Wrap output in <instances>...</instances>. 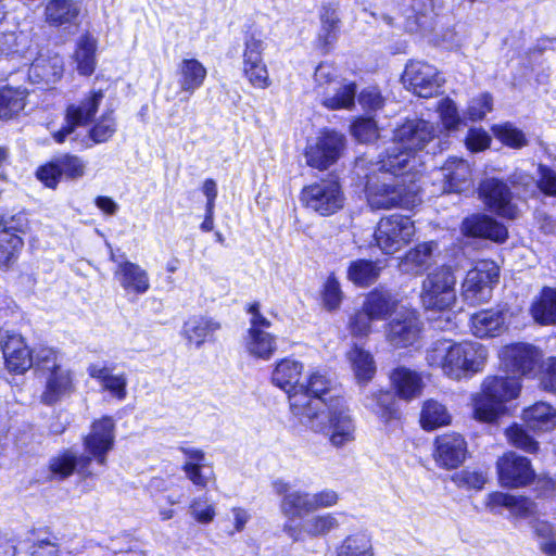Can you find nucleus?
I'll use <instances>...</instances> for the list:
<instances>
[{"instance_id":"1","label":"nucleus","mask_w":556,"mask_h":556,"mask_svg":"<svg viewBox=\"0 0 556 556\" xmlns=\"http://www.w3.org/2000/svg\"><path fill=\"white\" fill-rule=\"evenodd\" d=\"M382 159L376 164L372 175L367 176L366 198L372 210H389L395 206L409 207L420 201L415 186L417 173L400 169L399 164L392 169L382 168Z\"/></svg>"},{"instance_id":"2","label":"nucleus","mask_w":556,"mask_h":556,"mask_svg":"<svg viewBox=\"0 0 556 556\" xmlns=\"http://www.w3.org/2000/svg\"><path fill=\"white\" fill-rule=\"evenodd\" d=\"M486 358L488 351L481 343H455L446 339L433 342L426 355L429 366L441 369L455 380L482 370Z\"/></svg>"},{"instance_id":"3","label":"nucleus","mask_w":556,"mask_h":556,"mask_svg":"<svg viewBox=\"0 0 556 556\" xmlns=\"http://www.w3.org/2000/svg\"><path fill=\"white\" fill-rule=\"evenodd\" d=\"M435 132V127L424 119H413L404 123L395 130L392 146L388 148L386 155L382 157V168L392 169L396 163L400 169L417 173L419 159L416 153L434 138Z\"/></svg>"},{"instance_id":"4","label":"nucleus","mask_w":556,"mask_h":556,"mask_svg":"<svg viewBox=\"0 0 556 556\" xmlns=\"http://www.w3.org/2000/svg\"><path fill=\"white\" fill-rule=\"evenodd\" d=\"M35 372L43 382L40 401L53 405L74 391L73 372L65 365L64 354L51 346L40 345L35 352Z\"/></svg>"},{"instance_id":"5","label":"nucleus","mask_w":556,"mask_h":556,"mask_svg":"<svg viewBox=\"0 0 556 556\" xmlns=\"http://www.w3.org/2000/svg\"><path fill=\"white\" fill-rule=\"evenodd\" d=\"M304 364L295 358L286 357L278 361L271 372V382L288 394L292 415L307 414V407L320 405L318 399H311L304 390Z\"/></svg>"},{"instance_id":"6","label":"nucleus","mask_w":556,"mask_h":556,"mask_svg":"<svg viewBox=\"0 0 556 556\" xmlns=\"http://www.w3.org/2000/svg\"><path fill=\"white\" fill-rule=\"evenodd\" d=\"M521 384L517 377H488L481 393L475 400V417L491 422L505 410V403L519 395Z\"/></svg>"},{"instance_id":"7","label":"nucleus","mask_w":556,"mask_h":556,"mask_svg":"<svg viewBox=\"0 0 556 556\" xmlns=\"http://www.w3.org/2000/svg\"><path fill=\"white\" fill-rule=\"evenodd\" d=\"M456 277L448 266L429 273L421 285L420 300L426 309L445 311L456 301Z\"/></svg>"},{"instance_id":"8","label":"nucleus","mask_w":556,"mask_h":556,"mask_svg":"<svg viewBox=\"0 0 556 556\" xmlns=\"http://www.w3.org/2000/svg\"><path fill=\"white\" fill-rule=\"evenodd\" d=\"M416 232L414 222L402 214L382 217L375 230V241L386 254H394L407 245Z\"/></svg>"},{"instance_id":"9","label":"nucleus","mask_w":556,"mask_h":556,"mask_svg":"<svg viewBox=\"0 0 556 556\" xmlns=\"http://www.w3.org/2000/svg\"><path fill=\"white\" fill-rule=\"evenodd\" d=\"M344 149L345 137L343 134L324 129L307 141L304 157L308 166L325 170L339 161Z\"/></svg>"},{"instance_id":"10","label":"nucleus","mask_w":556,"mask_h":556,"mask_svg":"<svg viewBox=\"0 0 556 556\" xmlns=\"http://www.w3.org/2000/svg\"><path fill=\"white\" fill-rule=\"evenodd\" d=\"M498 268L494 262L479 261L470 269L463 283L460 295L469 305L476 306L489 301L493 285L497 281Z\"/></svg>"},{"instance_id":"11","label":"nucleus","mask_w":556,"mask_h":556,"mask_svg":"<svg viewBox=\"0 0 556 556\" xmlns=\"http://www.w3.org/2000/svg\"><path fill=\"white\" fill-rule=\"evenodd\" d=\"M302 202L321 216H329L344 205V194L336 179H324L302 190Z\"/></svg>"},{"instance_id":"12","label":"nucleus","mask_w":556,"mask_h":556,"mask_svg":"<svg viewBox=\"0 0 556 556\" xmlns=\"http://www.w3.org/2000/svg\"><path fill=\"white\" fill-rule=\"evenodd\" d=\"M104 94L101 90L90 91L83 99L71 103L65 111L63 126L52 132L56 143H63L73 135L77 127L85 126L91 122L98 112Z\"/></svg>"},{"instance_id":"13","label":"nucleus","mask_w":556,"mask_h":556,"mask_svg":"<svg viewBox=\"0 0 556 556\" xmlns=\"http://www.w3.org/2000/svg\"><path fill=\"white\" fill-rule=\"evenodd\" d=\"M331 384V379L326 372L319 369L309 371L307 378L304 380L305 392L311 399H318L320 401V405H316V407L309 405L307 407V414L294 416L314 431H324L326 429L324 422V409H327V404L323 396L330 390Z\"/></svg>"},{"instance_id":"14","label":"nucleus","mask_w":556,"mask_h":556,"mask_svg":"<svg viewBox=\"0 0 556 556\" xmlns=\"http://www.w3.org/2000/svg\"><path fill=\"white\" fill-rule=\"evenodd\" d=\"M402 80L406 89L421 98H430L437 94L444 83L438 68L422 61L407 63Z\"/></svg>"},{"instance_id":"15","label":"nucleus","mask_w":556,"mask_h":556,"mask_svg":"<svg viewBox=\"0 0 556 556\" xmlns=\"http://www.w3.org/2000/svg\"><path fill=\"white\" fill-rule=\"evenodd\" d=\"M115 442V422L112 417L104 416L94 420L90 432L84 438V447L90 462L93 459L98 465L105 466L106 457L113 450Z\"/></svg>"},{"instance_id":"16","label":"nucleus","mask_w":556,"mask_h":556,"mask_svg":"<svg viewBox=\"0 0 556 556\" xmlns=\"http://www.w3.org/2000/svg\"><path fill=\"white\" fill-rule=\"evenodd\" d=\"M432 179L441 193H460L471 187V168L465 160L451 157L432 172Z\"/></svg>"},{"instance_id":"17","label":"nucleus","mask_w":556,"mask_h":556,"mask_svg":"<svg viewBox=\"0 0 556 556\" xmlns=\"http://www.w3.org/2000/svg\"><path fill=\"white\" fill-rule=\"evenodd\" d=\"M422 324L415 309L402 308L386 327V339L394 348H407L418 342Z\"/></svg>"},{"instance_id":"18","label":"nucleus","mask_w":556,"mask_h":556,"mask_svg":"<svg viewBox=\"0 0 556 556\" xmlns=\"http://www.w3.org/2000/svg\"><path fill=\"white\" fill-rule=\"evenodd\" d=\"M500 356L508 372L515 376H528L540 366L543 354L532 344L515 343L503 348Z\"/></svg>"},{"instance_id":"19","label":"nucleus","mask_w":556,"mask_h":556,"mask_svg":"<svg viewBox=\"0 0 556 556\" xmlns=\"http://www.w3.org/2000/svg\"><path fill=\"white\" fill-rule=\"evenodd\" d=\"M271 489L281 496L280 511L288 519L287 522L294 523L295 519L313 513L311 493L292 489L291 484L283 479H275L271 482Z\"/></svg>"},{"instance_id":"20","label":"nucleus","mask_w":556,"mask_h":556,"mask_svg":"<svg viewBox=\"0 0 556 556\" xmlns=\"http://www.w3.org/2000/svg\"><path fill=\"white\" fill-rule=\"evenodd\" d=\"M0 344L9 371L24 374L29 368H35V352L39 346L29 350L21 334L10 331H5Z\"/></svg>"},{"instance_id":"21","label":"nucleus","mask_w":556,"mask_h":556,"mask_svg":"<svg viewBox=\"0 0 556 556\" xmlns=\"http://www.w3.org/2000/svg\"><path fill=\"white\" fill-rule=\"evenodd\" d=\"M111 260L116 264L114 278L127 294L142 295L150 290V277L148 271L139 264L122 258H116L111 253Z\"/></svg>"},{"instance_id":"22","label":"nucleus","mask_w":556,"mask_h":556,"mask_svg":"<svg viewBox=\"0 0 556 556\" xmlns=\"http://www.w3.org/2000/svg\"><path fill=\"white\" fill-rule=\"evenodd\" d=\"M466 455L467 443L458 433H444L434 440L433 458L441 468H457L465 462Z\"/></svg>"},{"instance_id":"23","label":"nucleus","mask_w":556,"mask_h":556,"mask_svg":"<svg viewBox=\"0 0 556 556\" xmlns=\"http://www.w3.org/2000/svg\"><path fill=\"white\" fill-rule=\"evenodd\" d=\"M340 522L334 514L326 513L315 515L303 522H286L283 531L295 542H302L306 538L326 536L331 531L337 530Z\"/></svg>"},{"instance_id":"24","label":"nucleus","mask_w":556,"mask_h":556,"mask_svg":"<svg viewBox=\"0 0 556 556\" xmlns=\"http://www.w3.org/2000/svg\"><path fill=\"white\" fill-rule=\"evenodd\" d=\"M498 479L503 486L519 488L528 484L534 477L530 462L516 453H507L497 460Z\"/></svg>"},{"instance_id":"25","label":"nucleus","mask_w":556,"mask_h":556,"mask_svg":"<svg viewBox=\"0 0 556 556\" xmlns=\"http://www.w3.org/2000/svg\"><path fill=\"white\" fill-rule=\"evenodd\" d=\"M326 429L321 431L329 437L334 447H343L355 440V422L345 408L324 409Z\"/></svg>"},{"instance_id":"26","label":"nucleus","mask_w":556,"mask_h":556,"mask_svg":"<svg viewBox=\"0 0 556 556\" xmlns=\"http://www.w3.org/2000/svg\"><path fill=\"white\" fill-rule=\"evenodd\" d=\"M480 194L492 212L507 218L517 216V207L511 202V193L505 182L488 178L480 185Z\"/></svg>"},{"instance_id":"27","label":"nucleus","mask_w":556,"mask_h":556,"mask_svg":"<svg viewBox=\"0 0 556 556\" xmlns=\"http://www.w3.org/2000/svg\"><path fill=\"white\" fill-rule=\"evenodd\" d=\"M185 462L182 471L187 479L197 488L205 489L215 481L213 467L207 463L203 451L193 447H182Z\"/></svg>"},{"instance_id":"28","label":"nucleus","mask_w":556,"mask_h":556,"mask_svg":"<svg viewBox=\"0 0 556 556\" xmlns=\"http://www.w3.org/2000/svg\"><path fill=\"white\" fill-rule=\"evenodd\" d=\"M465 236L481 237L496 242H503L507 238V229L496 220L485 215H473L462 224Z\"/></svg>"},{"instance_id":"29","label":"nucleus","mask_w":556,"mask_h":556,"mask_svg":"<svg viewBox=\"0 0 556 556\" xmlns=\"http://www.w3.org/2000/svg\"><path fill=\"white\" fill-rule=\"evenodd\" d=\"M220 324L206 316H192L182 326V336L189 344L201 348L205 342L213 341Z\"/></svg>"},{"instance_id":"30","label":"nucleus","mask_w":556,"mask_h":556,"mask_svg":"<svg viewBox=\"0 0 556 556\" xmlns=\"http://www.w3.org/2000/svg\"><path fill=\"white\" fill-rule=\"evenodd\" d=\"M89 376L99 381L103 390L113 397L123 401L127 396V377L124 372L113 374L103 363L90 364L87 368Z\"/></svg>"},{"instance_id":"31","label":"nucleus","mask_w":556,"mask_h":556,"mask_svg":"<svg viewBox=\"0 0 556 556\" xmlns=\"http://www.w3.org/2000/svg\"><path fill=\"white\" fill-rule=\"evenodd\" d=\"M485 506L492 514H501L502 508H507L511 515L517 517H528L535 510L534 504L530 500L502 492L490 493Z\"/></svg>"},{"instance_id":"32","label":"nucleus","mask_w":556,"mask_h":556,"mask_svg":"<svg viewBox=\"0 0 556 556\" xmlns=\"http://www.w3.org/2000/svg\"><path fill=\"white\" fill-rule=\"evenodd\" d=\"M206 76V67L197 59H184L177 66V81L187 98L203 86Z\"/></svg>"},{"instance_id":"33","label":"nucleus","mask_w":556,"mask_h":556,"mask_svg":"<svg viewBox=\"0 0 556 556\" xmlns=\"http://www.w3.org/2000/svg\"><path fill=\"white\" fill-rule=\"evenodd\" d=\"M438 245L433 241L424 242L409 250L400 262V270L405 274L420 275L434 262L433 252Z\"/></svg>"},{"instance_id":"34","label":"nucleus","mask_w":556,"mask_h":556,"mask_svg":"<svg viewBox=\"0 0 556 556\" xmlns=\"http://www.w3.org/2000/svg\"><path fill=\"white\" fill-rule=\"evenodd\" d=\"M470 329L481 339L500 336L505 330V315L496 309L478 312L470 318Z\"/></svg>"},{"instance_id":"35","label":"nucleus","mask_w":556,"mask_h":556,"mask_svg":"<svg viewBox=\"0 0 556 556\" xmlns=\"http://www.w3.org/2000/svg\"><path fill=\"white\" fill-rule=\"evenodd\" d=\"M63 74V61L59 55H39L28 70V77L34 84H54Z\"/></svg>"},{"instance_id":"36","label":"nucleus","mask_w":556,"mask_h":556,"mask_svg":"<svg viewBox=\"0 0 556 556\" xmlns=\"http://www.w3.org/2000/svg\"><path fill=\"white\" fill-rule=\"evenodd\" d=\"M399 301L390 291L375 289L363 304L364 311L375 320H384L396 312Z\"/></svg>"},{"instance_id":"37","label":"nucleus","mask_w":556,"mask_h":556,"mask_svg":"<svg viewBox=\"0 0 556 556\" xmlns=\"http://www.w3.org/2000/svg\"><path fill=\"white\" fill-rule=\"evenodd\" d=\"M80 10L79 0H49L45 9L46 22L51 26L73 24Z\"/></svg>"},{"instance_id":"38","label":"nucleus","mask_w":556,"mask_h":556,"mask_svg":"<svg viewBox=\"0 0 556 556\" xmlns=\"http://www.w3.org/2000/svg\"><path fill=\"white\" fill-rule=\"evenodd\" d=\"M522 420L533 431H551L556 427V409L545 402H539L523 410Z\"/></svg>"},{"instance_id":"39","label":"nucleus","mask_w":556,"mask_h":556,"mask_svg":"<svg viewBox=\"0 0 556 556\" xmlns=\"http://www.w3.org/2000/svg\"><path fill=\"white\" fill-rule=\"evenodd\" d=\"M89 466L90 457L84 456L78 459L76 454L70 450L52 457L49 465L51 472L60 479L71 476L76 468L79 473L90 476Z\"/></svg>"},{"instance_id":"40","label":"nucleus","mask_w":556,"mask_h":556,"mask_svg":"<svg viewBox=\"0 0 556 556\" xmlns=\"http://www.w3.org/2000/svg\"><path fill=\"white\" fill-rule=\"evenodd\" d=\"M392 383L400 397L412 400L421 394L422 379L417 371L406 367H399L391 375Z\"/></svg>"},{"instance_id":"41","label":"nucleus","mask_w":556,"mask_h":556,"mask_svg":"<svg viewBox=\"0 0 556 556\" xmlns=\"http://www.w3.org/2000/svg\"><path fill=\"white\" fill-rule=\"evenodd\" d=\"M352 371L358 384H367L374 378L377 367L372 355L354 345L346 354Z\"/></svg>"},{"instance_id":"42","label":"nucleus","mask_w":556,"mask_h":556,"mask_svg":"<svg viewBox=\"0 0 556 556\" xmlns=\"http://www.w3.org/2000/svg\"><path fill=\"white\" fill-rule=\"evenodd\" d=\"M533 319L541 325H556V289L545 287L530 308Z\"/></svg>"},{"instance_id":"43","label":"nucleus","mask_w":556,"mask_h":556,"mask_svg":"<svg viewBox=\"0 0 556 556\" xmlns=\"http://www.w3.org/2000/svg\"><path fill=\"white\" fill-rule=\"evenodd\" d=\"M244 346L251 356L267 361L277 350L276 337L268 331L249 329L244 339Z\"/></svg>"},{"instance_id":"44","label":"nucleus","mask_w":556,"mask_h":556,"mask_svg":"<svg viewBox=\"0 0 556 556\" xmlns=\"http://www.w3.org/2000/svg\"><path fill=\"white\" fill-rule=\"evenodd\" d=\"M28 91L24 87L4 86L0 89V118L10 119L20 114L26 105Z\"/></svg>"},{"instance_id":"45","label":"nucleus","mask_w":556,"mask_h":556,"mask_svg":"<svg viewBox=\"0 0 556 556\" xmlns=\"http://www.w3.org/2000/svg\"><path fill=\"white\" fill-rule=\"evenodd\" d=\"M321 97V103L329 110L351 109L354 105L356 86L354 83L341 80L328 91L325 89Z\"/></svg>"},{"instance_id":"46","label":"nucleus","mask_w":556,"mask_h":556,"mask_svg":"<svg viewBox=\"0 0 556 556\" xmlns=\"http://www.w3.org/2000/svg\"><path fill=\"white\" fill-rule=\"evenodd\" d=\"M337 556H375L372 540L366 531L345 536L336 548Z\"/></svg>"},{"instance_id":"47","label":"nucleus","mask_w":556,"mask_h":556,"mask_svg":"<svg viewBox=\"0 0 556 556\" xmlns=\"http://www.w3.org/2000/svg\"><path fill=\"white\" fill-rule=\"evenodd\" d=\"M378 263L369 260H356L348 267V279L358 287H368L377 281L380 276Z\"/></svg>"},{"instance_id":"48","label":"nucleus","mask_w":556,"mask_h":556,"mask_svg":"<svg viewBox=\"0 0 556 556\" xmlns=\"http://www.w3.org/2000/svg\"><path fill=\"white\" fill-rule=\"evenodd\" d=\"M97 40L90 35H84L77 42L75 61L80 75L89 76L94 72L97 60Z\"/></svg>"},{"instance_id":"49","label":"nucleus","mask_w":556,"mask_h":556,"mask_svg":"<svg viewBox=\"0 0 556 556\" xmlns=\"http://www.w3.org/2000/svg\"><path fill=\"white\" fill-rule=\"evenodd\" d=\"M365 406L383 421H389L396 416L395 397L390 391L374 392L366 397Z\"/></svg>"},{"instance_id":"50","label":"nucleus","mask_w":556,"mask_h":556,"mask_svg":"<svg viewBox=\"0 0 556 556\" xmlns=\"http://www.w3.org/2000/svg\"><path fill=\"white\" fill-rule=\"evenodd\" d=\"M451 422V415L446 407L433 400L424 404L420 414V424L425 430H434L439 427L447 426Z\"/></svg>"},{"instance_id":"51","label":"nucleus","mask_w":556,"mask_h":556,"mask_svg":"<svg viewBox=\"0 0 556 556\" xmlns=\"http://www.w3.org/2000/svg\"><path fill=\"white\" fill-rule=\"evenodd\" d=\"M538 548L545 556H556V533L547 521L536 520L532 525Z\"/></svg>"},{"instance_id":"52","label":"nucleus","mask_w":556,"mask_h":556,"mask_svg":"<svg viewBox=\"0 0 556 556\" xmlns=\"http://www.w3.org/2000/svg\"><path fill=\"white\" fill-rule=\"evenodd\" d=\"M23 247L22 238L10 229H0V267H9Z\"/></svg>"},{"instance_id":"53","label":"nucleus","mask_w":556,"mask_h":556,"mask_svg":"<svg viewBox=\"0 0 556 556\" xmlns=\"http://www.w3.org/2000/svg\"><path fill=\"white\" fill-rule=\"evenodd\" d=\"M189 514L199 523L207 525L211 523L216 516V506L203 494L194 497L189 505Z\"/></svg>"},{"instance_id":"54","label":"nucleus","mask_w":556,"mask_h":556,"mask_svg":"<svg viewBox=\"0 0 556 556\" xmlns=\"http://www.w3.org/2000/svg\"><path fill=\"white\" fill-rule=\"evenodd\" d=\"M493 132L502 143L513 149H520L528 143L522 130L518 129L510 123L494 126Z\"/></svg>"},{"instance_id":"55","label":"nucleus","mask_w":556,"mask_h":556,"mask_svg":"<svg viewBox=\"0 0 556 556\" xmlns=\"http://www.w3.org/2000/svg\"><path fill=\"white\" fill-rule=\"evenodd\" d=\"M55 162L61 178L78 179L85 175V162L76 155L65 154L55 159Z\"/></svg>"},{"instance_id":"56","label":"nucleus","mask_w":556,"mask_h":556,"mask_svg":"<svg viewBox=\"0 0 556 556\" xmlns=\"http://www.w3.org/2000/svg\"><path fill=\"white\" fill-rule=\"evenodd\" d=\"M315 91L321 98L326 88L328 91L339 85L341 80L337 79V71L329 63H321L317 66L314 74Z\"/></svg>"},{"instance_id":"57","label":"nucleus","mask_w":556,"mask_h":556,"mask_svg":"<svg viewBox=\"0 0 556 556\" xmlns=\"http://www.w3.org/2000/svg\"><path fill=\"white\" fill-rule=\"evenodd\" d=\"M116 131V123L111 113L103 114L89 130L90 139L96 143L108 141Z\"/></svg>"},{"instance_id":"58","label":"nucleus","mask_w":556,"mask_h":556,"mask_svg":"<svg viewBox=\"0 0 556 556\" xmlns=\"http://www.w3.org/2000/svg\"><path fill=\"white\" fill-rule=\"evenodd\" d=\"M454 483L459 488L481 490L488 481L486 472L481 470H462L453 476Z\"/></svg>"},{"instance_id":"59","label":"nucleus","mask_w":556,"mask_h":556,"mask_svg":"<svg viewBox=\"0 0 556 556\" xmlns=\"http://www.w3.org/2000/svg\"><path fill=\"white\" fill-rule=\"evenodd\" d=\"M321 298L326 309L336 311L340 307L343 294L340 288V283L333 275H330L327 278L321 292Z\"/></svg>"},{"instance_id":"60","label":"nucleus","mask_w":556,"mask_h":556,"mask_svg":"<svg viewBox=\"0 0 556 556\" xmlns=\"http://www.w3.org/2000/svg\"><path fill=\"white\" fill-rule=\"evenodd\" d=\"M440 119L446 130H455L462 124L456 104L448 98L442 99L438 105Z\"/></svg>"},{"instance_id":"61","label":"nucleus","mask_w":556,"mask_h":556,"mask_svg":"<svg viewBox=\"0 0 556 556\" xmlns=\"http://www.w3.org/2000/svg\"><path fill=\"white\" fill-rule=\"evenodd\" d=\"M506 437L510 444L528 453H535L539 450V443L518 425L509 427Z\"/></svg>"},{"instance_id":"62","label":"nucleus","mask_w":556,"mask_h":556,"mask_svg":"<svg viewBox=\"0 0 556 556\" xmlns=\"http://www.w3.org/2000/svg\"><path fill=\"white\" fill-rule=\"evenodd\" d=\"M265 41L255 34L247 37L243 50V65L263 63V51Z\"/></svg>"},{"instance_id":"63","label":"nucleus","mask_w":556,"mask_h":556,"mask_svg":"<svg viewBox=\"0 0 556 556\" xmlns=\"http://www.w3.org/2000/svg\"><path fill=\"white\" fill-rule=\"evenodd\" d=\"M243 74L255 88L265 89L270 85L269 74L264 62L243 65Z\"/></svg>"},{"instance_id":"64","label":"nucleus","mask_w":556,"mask_h":556,"mask_svg":"<svg viewBox=\"0 0 556 556\" xmlns=\"http://www.w3.org/2000/svg\"><path fill=\"white\" fill-rule=\"evenodd\" d=\"M352 134L359 142H371L378 138V127L371 118H362L352 126Z\"/></svg>"}]
</instances>
